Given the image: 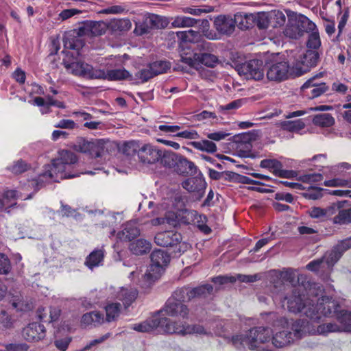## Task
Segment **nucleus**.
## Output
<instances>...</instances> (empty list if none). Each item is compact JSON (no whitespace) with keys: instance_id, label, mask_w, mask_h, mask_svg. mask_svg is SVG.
I'll return each mask as SVG.
<instances>
[{"instance_id":"f257e3e1","label":"nucleus","mask_w":351,"mask_h":351,"mask_svg":"<svg viewBox=\"0 0 351 351\" xmlns=\"http://www.w3.org/2000/svg\"><path fill=\"white\" fill-rule=\"evenodd\" d=\"M298 286L295 287L292 294L285 298V305L289 311L293 313H302L313 322H319L322 316L331 315L335 311L337 304L329 297L324 295V290L317 283L307 282L304 284L306 276L300 274L297 276Z\"/></svg>"},{"instance_id":"f03ea898","label":"nucleus","mask_w":351,"mask_h":351,"mask_svg":"<svg viewBox=\"0 0 351 351\" xmlns=\"http://www.w3.org/2000/svg\"><path fill=\"white\" fill-rule=\"evenodd\" d=\"M275 332L271 337V351L275 348H281L289 346L295 340L300 339L306 335H326L329 332L337 331L339 327L335 324L328 323L314 326L306 319H297L289 322L285 317H280L274 324Z\"/></svg>"},{"instance_id":"7ed1b4c3","label":"nucleus","mask_w":351,"mask_h":351,"mask_svg":"<svg viewBox=\"0 0 351 351\" xmlns=\"http://www.w3.org/2000/svg\"><path fill=\"white\" fill-rule=\"evenodd\" d=\"M158 328H160L167 333H175L183 336L191 334H206L204 327L200 325L184 326L183 324L172 322L167 317L160 318L158 316L134 324L131 327L132 329L140 332H149Z\"/></svg>"},{"instance_id":"20e7f679","label":"nucleus","mask_w":351,"mask_h":351,"mask_svg":"<svg viewBox=\"0 0 351 351\" xmlns=\"http://www.w3.org/2000/svg\"><path fill=\"white\" fill-rule=\"evenodd\" d=\"M271 330L267 327H255L247 330L245 335L232 336V345L238 350L246 347L257 351H271Z\"/></svg>"},{"instance_id":"39448f33","label":"nucleus","mask_w":351,"mask_h":351,"mask_svg":"<svg viewBox=\"0 0 351 351\" xmlns=\"http://www.w3.org/2000/svg\"><path fill=\"white\" fill-rule=\"evenodd\" d=\"M69 167V166L62 162L53 159L51 164L45 166L43 172L37 179L29 182L28 186L34 187V192H36L45 182H59L60 180L73 178L78 176L67 173L66 170Z\"/></svg>"},{"instance_id":"423d86ee","label":"nucleus","mask_w":351,"mask_h":351,"mask_svg":"<svg viewBox=\"0 0 351 351\" xmlns=\"http://www.w3.org/2000/svg\"><path fill=\"white\" fill-rule=\"evenodd\" d=\"M150 258L152 263L147 272L143 275L144 280L148 284L160 276L165 267L170 261L169 255L162 250H154Z\"/></svg>"},{"instance_id":"0eeeda50","label":"nucleus","mask_w":351,"mask_h":351,"mask_svg":"<svg viewBox=\"0 0 351 351\" xmlns=\"http://www.w3.org/2000/svg\"><path fill=\"white\" fill-rule=\"evenodd\" d=\"M200 27L202 29V34L197 31L189 29L187 31H179L176 32V36L178 39V43L180 48L187 47L189 43H198L202 40V36H204L210 40L216 38L215 33L209 31V22L206 19L201 21Z\"/></svg>"},{"instance_id":"6e6552de","label":"nucleus","mask_w":351,"mask_h":351,"mask_svg":"<svg viewBox=\"0 0 351 351\" xmlns=\"http://www.w3.org/2000/svg\"><path fill=\"white\" fill-rule=\"evenodd\" d=\"M315 29V24L308 18L294 16L289 18L283 34L287 38L298 39L303 35L306 30H314Z\"/></svg>"},{"instance_id":"1a4fd4ad","label":"nucleus","mask_w":351,"mask_h":351,"mask_svg":"<svg viewBox=\"0 0 351 351\" xmlns=\"http://www.w3.org/2000/svg\"><path fill=\"white\" fill-rule=\"evenodd\" d=\"M155 243L158 245L163 247L178 246V252H184L190 245L186 242H182V236L180 233L174 231H164L156 234Z\"/></svg>"},{"instance_id":"9d476101","label":"nucleus","mask_w":351,"mask_h":351,"mask_svg":"<svg viewBox=\"0 0 351 351\" xmlns=\"http://www.w3.org/2000/svg\"><path fill=\"white\" fill-rule=\"evenodd\" d=\"M319 60V53L315 50H306L300 54L291 63V69L297 75H301L307 72L311 67L315 66Z\"/></svg>"},{"instance_id":"9b49d317","label":"nucleus","mask_w":351,"mask_h":351,"mask_svg":"<svg viewBox=\"0 0 351 351\" xmlns=\"http://www.w3.org/2000/svg\"><path fill=\"white\" fill-rule=\"evenodd\" d=\"M180 297H181V295ZM186 300H187L186 295H182V298H180L178 295H176L175 291L172 297L167 301L162 311H164L167 315L171 317H180L183 319L187 318L189 308L182 302Z\"/></svg>"},{"instance_id":"f8f14e48","label":"nucleus","mask_w":351,"mask_h":351,"mask_svg":"<svg viewBox=\"0 0 351 351\" xmlns=\"http://www.w3.org/2000/svg\"><path fill=\"white\" fill-rule=\"evenodd\" d=\"M237 71L240 75L246 79L262 80L264 77L263 62L259 60H251L237 66Z\"/></svg>"},{"instance_id":"ddd939ff","label":"nucleus","mask_w":351,"mask_h":351,"mask_svg":"<svg viewBox=\"0 0 351 351\" xmlns=\"http://www.w3.org/2000/svg\"><path fill=\"white\" fill-rule=\"evenodd\" d=\"M64 65L68 73L86 79H97L101 73L91 65L82 62L68 63L64 61Z\"/></svg>"},{"instance_id":"4468645a","label":"nucleus","mask_w":351,"mask_h":351,"mask_svg":"<svg viewBox=\"0 0 351 351\" xmlns=\"http://www.w3.org/2000/svg\"><path fill=\"white\" fill-rule=\"evenodd\" d=\"M322 76L320 73L308 79L301 87L304 94L310 99L317 97L328 90V86L324 82L317 81L318 78Z\"/></svg>"},{"instance_id":"2eb2a0df","label":"nucleus","mask_w":351,"mask_h":351,"mask_svg":"<svg viewBox=\"0 0 351 351\" xmlns=\"http://www.w3.org/2000/svg\"><path fill=\"white\" fill-rule=\"evenodd\" d=\"M110 143L104 140L84 141L80 145L79 150L82 152H88L91 156L98 158L105 156L108 152Z\"/></svg>"},{"instance_id":"dca6fc26","label":"nucleus","mask_w":351,"mask_h":351,"mask_svg":"<svg viewBox=\"0 0 351 351\" xmlns=\"http://www.w3.org/2000/svg\"><path fill=\"white\" fill-rule=\"evenodd\" d=\"M162 151L151 143H141L138 158L143 164H154L161 157Z\"/></svg>"},{"instance_id":"f3484780","label":"nucleus","mask_w":351,"mask_h":351,"mask_svg":"<svg viewBox=\"0 0 351 351\" xmlns=\"http://www.w3.org/2000/svg\"><path fill=\"white\" fill-rule=\"evenodd\" d=\"M182 62L190 66L196 67L199 64H202L208 67H214L218 63V58L210 53H194L191 56H181Z\"/></svg>"},{"instance_id":"a211bd4d","label":"nucleus","mask_w":351,"mask_h":351,"mask_svg":"<svg viewBox=\"0 0 351 351\" xmlns=\"http://www.w3.org/2000/svg\"><path fill=\"white\" fill-rule=\"evenodd\" d=\"M213 290V287L210 284H205L199 287L191 289L189 287H182L176 291V295H186L187 300H191L196 298H205L210 295Z\"/></svg>"},{"instance_id":"6ab92c4d","label":"nucleus","mask_w":351,"mask_h":351,"mask_svg":"<svg viewBox=\"0 0 351 351\" xmlns=\"http://www.w3.org/2000/svg\"><path fill=\"white\" fill-rule=\"evenodd\" d=\"M45 326L38 322L30 323L22 331L23 338L29 342L40 341L45 338Z\"/></svg>"},{"instance_id":"aec40b11","label":"nucleus","mask_w":351,"mask_h":351,"mask_svg":"<svg viewBox=\"0 0 351 351\" xmlns=\"http://www.w3.org/2000/svg\"><path fill=\"white\" fill-rule=\"evenodd\" d=\"M106 24L103 21H86L80 26V32L88 36H98L105 34Z\"/></svg>"},{"instance_id":"412c9836","label":"nucleus","mask_w":351,"mask_h":351,"mask_svg":"<svg viewBox=\"0 0 351 351\" xmlns=\"http://www.w3.org/2000/svg\"><path fill=\"white\" fill-rule=\"evenodd\" d=\"M290 66L287 62L273 63L268 68L267 77L272 81H282L286 80L288 76Z\"/></svg>"},{"instance_id":"4be33fe9","label":"nucleus","mask_w":351,"mask_h":351,"mask_svg":"<svg viewBox=\"0 0 351 351\" xmlns=\"http://www.w3.org/2000/svg\"><path fill=\"white\" fill-rule=\"evenodd\" d=\"M83 36L80 32V27L77 29L66 32L63 39L64 49H72L76 51L77 53H78L79 50L84 45V41L82 38Z\"/></svg>"},{"instance_id":"5701e85b","label":"nucleus","mask_w":351,"mask_h":351,"mask_svg":"<svg viewBox=\"0 0 351 351\" xmlns=\"http://www.w3.org/2000/svg\"><path fill=\"white\" fill-rule=\"evenodd\" d=\"M111 299H118L123 302L125 307L130 306L137 296V291L134 289L119 287L118 289L110 288Z\"/></svg>"},{"instance_id":"b1692460","label":"nucleus","mask_w":351,"mask_h":351,"mask_svg":"<svg viewBox=\"0 0 351 351\" xmlns=\"http://www.w3.org/2000/svg\"><path fill=\"white\" fill-rule=\"evenodd\" d=\"M182 185L189 192L196 193L197 198L200 199L204 194L206 182L202 176H196L184 180Z\"/></svg>"},{"instance_id":"393cba45","label":"nucleus","mask_w":351,"mask_h":351,"mask_svg":"<svg viewBox=\"0 0 351 351\" xmlns=\"http://www.w3.org/2000/svg\"><path fill=\"white\" fill-rule=\"evenodd\" d=\"M329 298L331 300L335 301L337 306L335 307V311L331 313V315L328 316H322V317H330L335 316L338 322L341 324V326L339 327V330L337 332H339L341 330H349V328L351 326V312H348L347 311H340V306L337 301L335 300L332 299V298ZM337 326V324H335ZM334 331L333 332H335ZM329 332L328 333H330Z\"/></svg>"},{"instance_id":"a878e982","label":"nucleus","mask_w":351,"mask_h":351,"mask_svg":"<svg viewBox=\"0 0 351 351\" xmlns=\"http://www.w3.org/2000/svg\"><path fill=\"white\" fill-rule=\"evenodd\" d=\"M342 207L341 202L333 204L326 208L312 207L309 210V215L312 218L324 220L330 218L337 210Z\"/></svg>"},{"instance_id":"bb28decb","label":"nucleus","mask_w":351,"mask_h":351,"mask_svg":"<svg viewBox=\"0 0 351 351\" xmlns=\"http://www.w3.org/2000/svg\"><path fill=\"white\" fill-rule=\"evenodd\" d=\"M98 72H101L99 77H97V79L99 80L117 81L123 80H132L133 79L130 72L123 68L110 69L106 71L103 69H98Z\"/></svg>"},{"instance_id":"cd10ccee","label":"nucleus","mask_w":351,"mask_h":351,"mask_svg":"<svg viewBox=\"0 0 351 351\" xmlns=\"http://www.w3.org/2000/svg\"><path fill=\"white\" fill-rule=\"evenodd\" d=\"M216 29L221 34H230L235 27V21L230 16H219L214 21Z\"/></svg>"},{"instance_id":"c85d7f7f","label":"nucleus","mask_w":351,"mask_h":351,"mask_svg":"<svg viewBox=\"0 0 351 351\" xmlns=\"http://www.w3.org/2000/svg\"><path fill=\"white\" fill-rule=\"evenodd\" d=\"M140 234V230L134 221H128L123 226V229L117 234L121 241H131Z\"/></svg>"},{"instance_id":"c756f323","label":"nucleus","mask_w":351,"mask_h":351,"mask_svg":"<svg viewBox=\"0 0 351 351\" xmlns=\"http://www.w3.org/2000/svg\"><path fill=\"white\" fill-rule=\"evenodd\" d=\"M19 197L23 199H29L32 198V194H29L26 197L23 198L17 194V191L15 190L6 191L3 194V199H0V212L16 205V200Z\"/></svg>"},{"instance_id":"7c9ffc66","label":"nucleus","mask_w":351,"mask_h":351,"mask_svg":"<svg viewBox=\"0 0 351 351\" xmlns=\"http://www.w3.org/2000/svg\"><path fill=\"white\" fill-rule=\"evenodd\" d=\"M154 226H160L164 228L175 227L178 224V217L173 212H167L165 217H157L150 221Z\"/></svg>"},{"instance_id":"2f4dec72","label":"nucleus","mask_w":351,"mask_h":351,"mask_svg":"<svg viewBox=\"0 0 351 351\" xmlns=\"http://www.w3.org/2000/svg\"><path fill=\"white\" fill-rule=\"evenodd\" d=\"M276 278L278 279V282H274V287H281L283 285V282H289L292 285H295L296 272L295 270L289 268L281 271H276Z\"/></svg>"},{"instance_id":"473e14b6","label":"nucleus","mask_w":351,"mask_h":351,"mask_svg":"<svg viewBox=\"0 0 351 351\" xmlns=\"http://www.w3.org/2000/svg\"><path fill=\"white\" fill-rule=\"evenodd\" d=\"M152 248L150 242L144 239H139L130 244L129 249L130 252L135 255H143L148 253Z\"/></svg>"},{"instance_id":"72a5a7b5","label":"nucleus","mask_w":351,"mask_h":351,"mask_svg":"<svg viewBox=\"0 0 351 351\" xmlns=\"http://www.w3.org/2000/svg\"><path fill=\"white\" fill-rule=\"evenodd\" d=\"M16 322V319L5 311H1L0 312V333L8 334L14 328Z\"/></svg>"},{"instance_id":"f704fd0d","label":"nucleus","mask_w":351,"mask_h":351,"mask_svg":"<svg viewBox=\"0 0 351 351\" xmlns=\"http://www.w3.org/2000/svg\"><path fill=\"white\" fill-rule=\"evenodd\" d=\"M104 257V252L103 250H95L86 257L85 265L91 269L99 267L101 265Z\"/></svg>"},{"instance_id":"c9c22d12","label":"nucleus","mask_w":351,"mask_h":351,"mask_svg":"<svg viewBox=\"0 0 351 351\" xmlns=\"http://www.w3.org/2000/svg\"><path fill=\"white\" fill-rule=\"evenodd\" d=\"M81 322L82 324L86 326L90 325L96 326L104 322V317L99 312H90L86 313L82 316Z\"/></svg>"},{"instance_id":"e433bc0d","label":"nucleus","mask_w":351,"mask_h":351,"mask_svg":"<svg viewBox=\"0 0 351 351\" xmlns=\"http://www.w3.org/2000/svg\"><path fill=\"white\" fill-rule=\"evenodd\" d=\"M199 21L194 18L178 16L173 19L171 26L176 28L190 27L195 26Z\"/></svg>"},{"instance_id":"4c0bfd02","label":"nucleus","mask_w":351,"mask_h":351,"mask_svg":"<svg viewBox=\"0 0 351 351\" xmlns=\"http://www.w3.org/2000/svg\"><path fill=\"white\" fill-rule=\"evenodd\" d=\"M239 138V140L237 142V148L245 154L249 153L252 147L251 141L253 139V135L250 133H244Z\"/></svg>"},{"instance_id":"58836bf2","label":"nucleus","mask_w":351,"mask_h":351,"mask_svg":"<svg viewBox=\"0 0 351 351\" xmlns=\"http://www.w3.org/2000/svg\"><path fill=\"white\" fill-rule=\"evenodd\" d=\"M190 145L195 149L213 154L217 152V145L213 141L209 140H202L199 141H192Z\"/></svg>"},{"instance_id":"ea45409f","label":"nucleus","mask_w":351,"mask_h":351,"mask_svg":"<svg viewBox=\"0 0 351 351\" xmlns=\"http://www.w3.org/2000/svg\"><path fill=\"white\" fill-rule=\"evenodd\" d=\"M314 125L322 128L330 127L335 123V119L328 113L319 114L313 117Z\"/></svg>"},{"instance_id":"a19ab883","label":"nucleus","mask_w":351,"mask_h":351,"mask_svg":"<svg viewBox=\"0 0 351 351\" xmlns=\"http://www.w3.org/2000/svg\"><path fill=\"white\" fill-rule=\"evenodd\" d=\"M197 168L195 164L186 158H180L178 168L177 169L180 174H195Z\"/></svg>"},{"instance_id":"79ce46f5","label":"nucleus","mask_w":351,"mask_h":351,"mask_svg":"<svg viewBox=\"0 0 351 351\" xmlns=\"http://www.w3.org/2000/svg\"><path fill=\"white\" fill-rule=\"evenodd\" d=\"M334 224L347 225L351 223V208L340 209L332 219Z\"/></svg>"},{"instance_id":"37998d69","label":"nucleus","mask_w":351,"mask_h":351,"mask_svg":"<svg viewBox=\"0 0 351 351\" xmlns=\"http://www.w3.org/2000/svg\"><path fill=\"white\" fill-rule=\"evenodd\" d=\"M342 254L339 252L335 247L329 253L325 254L322 258L324 261L326 269H331L333 265L339 260Z\"/></svg>"},{"instance_id":"c03bdc74","label":"nucleus","mask_w":351,"mask_h":351,"mask_svg":"<svg viewBox=\"0 0 351 351\" xmlns=\"http://www.w3.org/2000/svg\"><path fill=\"white\" fill-rule=\"evenodd\" d=\"M269 19H270V26L278 27L283 25L286 21L285 14L280 10H272L269 12Z\"/></svg>"},{"instance_id":"a18cd8bd","label":"nucleus","mask_w":351,"mask_h":351,"mask_svg":"<svg viewBox=\"0 0 351 351\" xmlns=\"http://www.w3.org/2000/svg\"><path fill=\"white\" fill-rule=\"evenodd\" d=\"M106 319L108 322H112L119 315L121 304L119 303L108 304L106 307Z\"/></svg>"},{"instance_id":"49530a36","label":"nucleus","mask_w":351,"mask_h":351,"mask_svg":"<svg viewBox=\"0 0 351 351\" xmlns=\"http://www.w3.org/2000/svg\"><path fill=\"white\" fill-rule=\"evenodd\" d=\"M161 162L162 164L168 167H173L176 165H178L179 159L178 156L172 152H166L163 154H161Z\"/></svg>"},{"instance_id":"de8ad7c7","label":"nucleus","mask_w":351,"mask_h":351,"mask_svg":"<svg viewBox=\"0 0 351 351\" xmlns=\"http://www.w3.org/2000/svg\"><path fill=\"white\" fill-rule=\"evenodd\" d=\"M60 162H62L70 167L71 165L77 162V159L75 154L68 150H61L58 152V156L55 158Z\"/></svg>"},{"instance_id":"09e8293b","label":"nucleus","mask_w":351,"mask_h":351,"mask_svg":"<svg viewBox=\"0 0 351 351\" xmlns=\"http://www.w3.org/2000/svg\"><path fill=\"white\" fill-rule=\"evenodd\" d=\"M149 66L154 76L167 72L170 68L169 63L164 60L156 61Z\"/></svg>"},{"instance_id":"8fccbe9b","label":"nucleus","mask_w":351,"mask_h":351,"mask_svg":"<svg viewBox=\"0 0 351 351\" xmlns=\"http://www.w3.org/2000/svg\"><path fill=\"white\" fill-rule=\"evenodd\" d=\"M306 32H311L308 36V39L306 43L308 48L316 49L321 45V40L317 27L314 30H306Z\"/></svg>"},{"instance_id":"3c124183","label":"nucleus","mask_w":351,"mask_h":351,"mask_svg":"<svg viewBox=\"0 0 351 351\" xmlns=\"http://www.w3.org/2000/svg\"><path fill=\"white\" fill-rule=\"evenodd\" d=\"M304 123L301 119L295 121H285L282 123V127L289 131L298 132L304 128Z\"/></svg>"},{"instance_id":"603ef678","label":"nucleus","mask_w":351,"mask_h":351,"mask_svg":"<svg viewBox=\"0 0 351 351\" xmlns=\"http://www.w3.org/2000/svg\"><path fill=\"white\" fill-rule=\"evenodd\" d=\"M260 167L269 169L276 175L279 168H282V164L276 159H265L261 161Z\"/></svg>"},{"instance_id":"864d4df0","label":"nucleus","mask_w":351,"mask_h":351,"mask_svg":"<svg viewBox=\"0 0 351 351\" xmlns=\"http://www.w3.org/2000/svg\"><path fill=\"white\" fill-rule=\"evenodd\" d=\"M141 142L136 141H131L126 142L123 146V152L127 156H132L135 154L138 155V149Z\"/></svg>"},{"instance_id":"5fc2aeb1","label":"nucleus","mask_w":351,"mask_h":351,"mask_svg":"<svg viewBox=\"0 0 351 351\" xmlns=\"http://www.w3.org/2000/svg\"><path fill=\"white\" fill-rule=\"evenodd\" d=\"M322 179L323 176L320 173H307L300 176L297 178L298 181L310 184L319 182L322 181Z\"/></svg>"},{"instance_id":"6e6d98bb","label":"nucleus","mask_w":351,"mask_h":351,"mask_svg":"<svg viewBox=\"0 0 351 351\" xmlns=\"http://www.w3.org/2000/svg\"><path fill=\"white\" fill-rule=\"evenodd\" d=\"M153 77H154V75L149 65L147 67L139 70L135 74V80H139L142 83L147 82Z\"/></svg>"},{"instance_id":"4d7b16f0","label":"nucleus","mask_w":351,"mask_h":351,"mask_svg":"<svg viewBox=\"0 0 351 351\" xmlns=\"http://www.w3.org/2000/svg\"><path fill=\"white\" fill-rule=\"evenodd\" d=\"M29 168V165L22 160H17L8 169L14 174H19L25 172Z\"/></svg>"},{"instance_id":"13d9d810","label":"nucleus","mask_w":351,"mask_h":351,"mask_svg":"<svg viewBox=\"0 0 351 351\" xmlns=\"http://www.w3.org/2000/svg\"><path fill=\"white\" fill-rule=\"evenodd\" d=\"M10 303L11 304L13 308L16 311H23L24 308V302L23 296L21 293L13 295L10 298Z\"/></svg>"},{"instance_id":"bf43d9fd","label":"nucleus","mask_w":351,"mask_h":351,"mask_svg":"<svg viewBox=\"0 0 351 351\" xmlns=\"http://www.w3.org/2000/svg\"><path fill=\"white\" fill-rule=\"evenodd\" d=\"M174 136L193 140L199 138V134L195 130H186L177 132Z\"/></svg>"},{"instance_id":"052dcab7","label":"nucleus","mask_w":351,"mask_h":351,"mask_svg":"<svg viewBox=\"0 0 351 351\" xmlns=\"http://www.w3.org/2000/svg\"><path fill=\"white\" fill-rule=\"evenodd\" d=\"M11 268L10 260L3 254H0V274H8Z\"/></svg>"},{"instance_id":"680f3d73","label":"nucleus","mask_w":351,"mask_h":351,"mask_svg":"<svg viewBox=\"0 0 351 351\" xmlns=\"http://www.w3.org/2000/svg\"><path fill=\"white\" fill-rule=\"evenodd\" d=\"M7 351H28L29 346L26 343H14L5 345Z\"/></svg>"},{"instance_id":"e2e57ef3","label":"nucleus","mask_w":351,"mask_h":351,"mask_svg":"<svg viewBox=\"0 0 351 351\" xmlns=\"http://www.w3.org/2000/svg\"><path fill=\"white\" fill-rule=\"evenodd\" d=\"M306 268L312 271L324 270L326 269L324 261L322 259L315 260L310 262L307 264Z\"/></svg>"},{"instance_id":"0e129e2a","label":"nucleus","mask_w":351,"mask_h":351,"mask_svg":"<svg viewBox=\"0 0 351 351\" xmlns=\"http://www.w3.org/2000/svg\"><path fill=\"white\" fill-rule=\"evenodd\" d=\"M236 280H239L242 282H254L261 279V275L256 274L254 275H245V274H237L234 276Z\"/></svg>"},{"instance_id":"69168bd1","label":"nucleus","mask_w":351,"mask_h":351,"mask_svg":"<svg viewBox=\"0 0 351 351\" xmlns=\"http://www.w3.org/2000/svg\"><path fill=\"white\" fill-rule=\"evenodd\" d=\"M257 25L261 29H265L270 26V19L268 13H261L258 15Z\"/></svg>"},{"instance_id":"338daca9","label":"nucleus","mask_w":351,"mask_h":351,"mask_svg":"<svg viewBox=\"0 0 351 351\" xmlns=\"http://www.w3.org/2000/svg\"><path fill=\"white\" fill-rule=\"evenodd\" d=\"M335 247L342 254L351 248V237L339 241Z\"/></svg>"},{"instance_id":"774afa93","label":"nucleus","mask_w":351,"mask_h":351,"mask_svg":"<svg viewBox=\"0 0 351 351\" xmlns=\"http://www.w3.org/2000/svg\"><path fill=\"white\" fill-rule=\"evenodd\" d=\"M80 13H82V11L77 9H66L59 14V19L64 21Z\"/></svg>"}]
</instances>
